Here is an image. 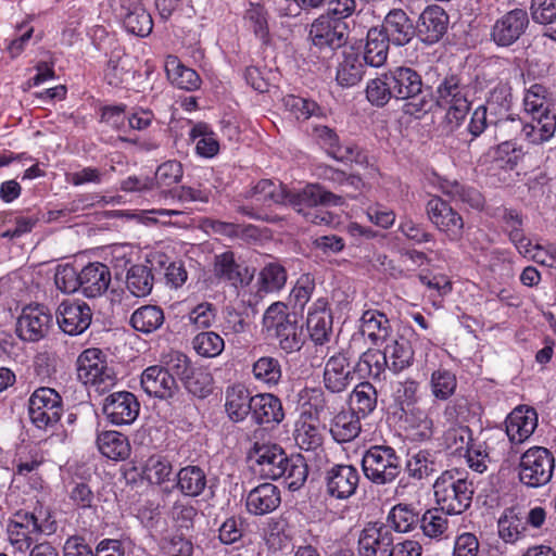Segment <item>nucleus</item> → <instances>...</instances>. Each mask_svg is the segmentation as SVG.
I'll return each instance as SVG.
<instances>
[{
    "mask_svg": "<svg viewBox=\"0 0 556 556\" xmlns=\"http://www.w3.org/2000/svg\"><path fill=\"white\" fill-rule=\"evenodd\" d=\"M394 99L404 101V112L415 115L432 110V87L424 84L421 75L414 68L397 66L389 70Z\"/></svg>",
    "mask_w": 556,
    "mask_h": 556,
    "instance_id": "1",
    "label": "nucleus"
},
{
    "mask_svg": "<svg viewBox=\"0 0 556 556\" xmlns=\"http://www.w3.org/2000/svg\"><path fill=\"white\" fill-rule=\"evenodd\" d=\"M344 203L342 195L326 190L318 184H311L301 190L291 191L287 189L286 202L283 205L291 206L294 211L303 214L313 224H328V213H318V206H340Z\"/></svg>",
    "mask_w": 556,
    "mask_h": 556,
    "instance_id": "2",
    "label": "nucleus"
},
{
    "mask_svg": "<svg viewBox=\"0 0 556 556\" xmlns=\"http://www.w3.org/2000/svg\"><path fill=\"white\" fill-rule=\"evenodd\" d=\"M434 496L448 515H460L471 505L473 485L457 470L444 471L434 482Z\"/></svg>",
    "mask_w": 556,
    "mask_h": 556,
    "instance_id": "3",
    "label": "nucleus"
},
{
    "mask_svg": "<svg viewBox=\"0 0 556 556\" xmlns=\"http://www.w3.org/2000/svg\"><path fill=\"white\" fill-rule=\"evenodd\" d=\"M362 468L365 477L377 485L393 483L402 472L400 457L387 445L370 446L363 456Z\"/></svg>",
    "mask_w": 556,
    "mask_h": 556,
    "instance_id": "4",
    "label": "nucleus"
},
{
    "mask_svg": "<svg viewBox=\"0 0 556 556\" xmlns=\"http://www.w3.org/2000/svg\"><path fill=\"white\" fill-rule=\"evenodd\" d=\"M555 469L553 453L543 446H533L521 454L518 465V477L528 488H540L547 484Z\"/></svg>",
    "mask_w": 556,
    "mask_h": 556,
    "instance_id": "5",
    "label": "nucleus"
},
{
    "mask_svg": "<svg viewBox=\"0 0 556 556\" xmlns=\"http://www.w3.org/2000/svg\"><path fill=\"white\" fill-rule=\"evenodd\" d=\"M77 378L84 384H91L100 393L109 391L116 383V376L98 349L85 350L77 358Z\"/></svg>",
    "mask_w": 556,
    "mask_h": 556,
    "instance_id": "6",
    "label": "nucleus"
},
{
    "mask_svg": "<svg viewBox=\"0 0 556 556\" xmlns=\"http://www.w3.org/2000/svg\"><path fill=\"white\" fill-rule=\"evenodd\" d=\"M470 89L462 84L456 75L446 76L437 88V99L434 104L439 106H448L446 118L450 123L458 125L467 115L470 109L468 94Z\"/></svg>",
    "mask_w": 556,
    "mask_h": 556,
    "instance_id": "7",
    "label": "nucleus"
},
{
    "mask_svg": "<svg viewBox=\"0 0 556 556\" xmlns=\"http://www.w3.org/2000/svg\"><path fill=\"white\" fill-rule=\"evenodd\" d=\"M63 413L62 396L52 388L36 389L28 400L30 421L39 429L55 425Z\"/></svg>",
    "mask_w": 556,
    "mask_h": 556,
    "instance_id": "8",
    "label": "nucleus"
},
{
    "mask_svg": "<svg viewBox=\"0 0 556 556\" xmlns=\"http://www.w3.org/2000/svg\"><path fill=\"white\" fill-rule=\"evenodd\" d=\"M52 321V314L47 306L27 305L17 318L16 333L23 341L37 342L48 334Z\"/></svg>",
    "mask_w": 556,
    "mask_h": 556,
    "instance_id": "9",
    "label": "nucleus"
},
{
    "mask_svg": "<svg viewBox=\"0 0 556 556\" xmlns=\"http://www.w3.org/2000/svg\"><path fill=\"white\" fill-rule=\"evenodd\" d=\"M395 541L393 528L389 523L368 522L358 536L359 556H392Z\"/></svg>",
    "mask_w": 556,
    "mask_h": 556,
    "instance_id": "10",
    "label": "nucleus"
},
{
    "mask_svg": "<svg viewBox=\"0 0 556 556\" xmlns=\"http://www.w3.org/2000/svg\"><path fill=\"white\" fill-rule=\"evenodd\" d=\"M529 24L526 10L513 9L495 21L490 33L491 40L498 47H510L526 33Z\"/></svg>",
    "mask_w": 556,
    "mask_h": 556,
    "instance_id": "11",
    "label": "nucleus"
},
{
    "mask_svg": "<svg viewBox=\"0 0 556 556\" xmlns=\"http://www.w3.org/2000/svg\"><path fill=\"white\" fill-rule=\"evenodd\" d=\"M350 365L349 351H340L327 359L323 382L330 393L344 392L354 382L356 371Z\"/></svg>",
    "mask_w": 556,
    "mask_h": 556,
    "instance_id": "12",
    "label": "nucleus"
},
{
    "mask_svg": "<svg viewBox=\"0 0 556 556\" xmlns=\"http://www.w3.org/2000/svg\"><path fill=\"white\" fill-rule=\"evenodd\" d=\"M429 220L447 235L451 240L462 237L464 220L451 205L440 197H432L426 204Z\"/></svg>",
    "mask_w": 556,
    "mask_h": 556,
    "instance_id": "13",
    "label": "nucleus"
},
{
    "mask_svg": "<svg viewBox=\"0 0 556 556\" xmlns=\"http://www.w3.org/2000/svg\"><path fill=\"white\" fill-rule=\"evenodd\" d=\"M102 410L113 425H131L139 415L140 404L131 392L118 391L105 397Z\"/></svg>",
    "mask_w": 556,
    "mask_h": 556,
    "instance_id": "14",
    "label": "nucleus"
},
{
    "mask_svg": "<svg viewBox=\"0 0 556 556\" xmlns=\"http://www.w3.org/2000/svg\"><path fill=\"white\" fill-rule=\"evenodd\" d=\"M249 458L255 462V470L263 479L277 480L283 473L281 468L288 455L277 444L255 443L249 453Z\"/></svg>",
    "mask_w": 556,
    "mask_h": 556,
    "instance_id": "15",
    "label": "nucleus"
},
{
    "mask_svg": "<svg viewBox=\"0 0 556 556\" xmlns=\"http://www.w3.org/2000/svg\"><path fill=\"white\" fill-rule=\"evenodd\" d=\"M43 531L37 517L27 511H17L8 525L9 541L20 552L27 551Z\"/></svg>",
    "mask_w": 556,
    "mask_h": 556,
    "instance_id": "16",
    "label": "nucleus"
},
{
    "mask_svg": "<svg viewBox=\"0 0 556 556\" xmlns=\"http://www.w3.org/2000/svg\"><path fill=\"white\" fill-rule=\"evenodd\" d=\"M308 36L315 47L336 50L345 46L348 41V25L346 23H333L326 17L318 16L312 23Z\"/></svg>",
    "mask_w": 556,
    "mask_h": 556,
    "instance_id": "17",
    "label": "nucleus"
},
{
    "mask_svg": "<svg viewBox=\"0 0 556 556\" xmlns=\"http://www.w3.org/2000/svg\"><path fill=\"white\" fill-rule=\"evenodd\" d=\"M450 17L439 5H428L419 15L416 34L427 45L438 42L447 31Z\"/></svg>",
    "mask_w": 556,
    "mask_h": 556,
    "instance_id": "18",
    "label": "nucleus"
},
{
    "mask_svg": "<svg viewBox=\"0 0 556 556\" xmlns=\"http://www.w3.org/2000/svg\"><path fill=\"white\" fill-rule=\"evenodd\" d=\"M92 313L84 302L63 301L56 311L60 328L71 336L84 332L91 323Z\"/></svg>",
    "mask_w": 556,
    "mask_h": 556,
    "instance_id": "19",
    "label": "nucleus"
},
{
    "mask_svg": "<svg viewBox=\"0 0 556 556\" xmlns=\"http://www.w3.org/2000/svg\"><path fill=\"white\" fill-rule=\"evenodd\" d=\"M358 482L359 473L352 465H334L326 473L327 493L338 500L351 497Z\"/></svg>",
    "mask_w": 556,
    "mask_h": 556,
    "instance_id": "20",
    "label": "nucleus"
},
{
    "mask_svg": "<svg viewBox=\"0 0 556 556\" xmlns=\"http://www.w3.org/2000/svg\"><path fill=\"white\" fill-rule=\"evenodd\" d=\"M117 14L128 33L138 37L151 34L153 20L140 0H121Z\"/></svg>",
    "mask_w": 556,
    "mask_h": 556,
    "instance_id": "21",
    "label": "nucleus"
},
{
    "mask_svg": "<svg viewBox=\"0 0 556 556\" xmlns=\"http://www.w3.org/2000/svg\"><path fill=\"white\" fill-rule=\"evenodd\" d=\"M379 28L397 47L409 43L416 35V27L413 21L401 9L391 10Z\"/></svg>",
    "mask_w": 556,
    "mask_h": 556,
    "instance_id": "22",
    "label": "nucleus"
},
{
    "mask_svg": "<svg viewBox=\"0 0 556 556\" xmlns=\"http://www.w3.org/2000/svg\"><path fill=\"white\" fill-rule=\"evenodd\" d=\"M141 387L147 394L162 400L173 397L178 386L164 366H150L141 375Z\"/></svg>",
    "mask_w": 556,
    "mask_h": 556,
    "instance_id": "23",
    "label": "nucleus"
},
{
    "mask_svg": "<svg viewBox=\"0 0 556 556\" xmlns=\"http://www.w3.org/2000/svg\"><path fill=\"white\" fill-rule=\"evenodd\" d=\"M214 275L238 288L252 281L254 270L251 271L248 266L237 263L233 253L228 251L215 256Z\"/></svg>",
    "mask_w": 556,
    "mask_h": 556,
    "instance_id": "24",
    "label": "nucleus"
},
{
    "mask_svg": "<svg viewBox=\"0 0 556 556\" xmlns=\"http://www.w3.org/2000/svg\"><path fill=\"white\" fill-rule=\"evenodd\" d=\"M538 427V414L532 407H516L506 419V433L511 443H522Z\"/></svg>",
    "mask_w": 556,
    "mask_h": 556,
    "instance_id": "25",
    "label": "nucleus"
},
{
    "mask_svg": "<svg viewBox=\"0 0 556 556\" xmlns=\"http://www.w3.org/2000/svg\"><path fill=\"white\" fill-rule=\"evenodd\" d=\"M110 282V268L102 263H90L80 270V291L86 298L101 296Z\"/></svg>",
    "mask_w": 556,
    "mask_h": 556,
    "instance_id": "26",
    "label": "nucleus"
},
{
    "mask_svg": "<svg viewBox=\"0 0 556 556\" xmlns=\"http://www.w3.org/2000/svg\"><path fill=\"white\" fill-rule=\"evenodd\" d=\"M316 132L327 153L334 160L341 162L350 161L358 164L365 161L366 156L356 146H341L338 135L331 128L321 126L316 128Z\"/></svg>",
    "mask_w": 556,
    "mask_h": 556,
    "instance_id": "27",
    "label": "nucleus"
},
{
    "mask_svg": "<svg viewBox=\"0 0 556 556\" xmlns=\"http://www.w3.org/2000/svg\"><path fill=\"white\" fill-rule=\"evenodd\" d=\"M368 65L362 53L353 47L343 51V60L338 66L337 81L342 87H353L357 85L365 75V68Z\"/></svg>",
    "mask_w": 556,
    "mask_h": 556,
    "instance_id": "28",
    "label": "nucleus"
},
{
    "mask_svg": "<svg viewBox=\"0 0 556 556\" xmlns=\"http://www.w3.org/2000/svg\"><path fill=\"white\" fill-rule=\"evenodd\" d=\"M280 503V490L273 483H263L250 491L245 505L249 513L262 516L274 511Z\"/></svg>",
    "mask_w": 556,
    "mask_h": 556,
    "instance_id": "29",
    "label": "nucleus"
},
{
    "mask_svg": "<svg viewBox=\"0 0 556 556\" xmlns=\"http://www.w3.org/2000/svg\"><path fill=\"white\" fill-rule=\"evenodd\" d=\"M251 414L260 425L279 424L285 416L280 400L270 393L254 395Z\"/></svg>",
    "mask_w": 556,
    "mask_h": 556,
    "instance_id": "30",
    "label": "nucleus"
},
{
    "mask_svg": "<svg viewBox=\"0 0 556 556\" xmlns=\"http://www.w3.org/2000/svg\"><path fill=\"white\" fill-rule=\"evenodd\" d=\"M390 43L392 42L379 27L369 28L362 53L368 66L380 67L386 63Z\"/></svg>",
    "mask_w": 556,
    "mask_h": 556,
    "instance_id": "31",
    "label": "nucleus"
},
{
    "mask_svg": "<svg viewBox=\"0 0 556 556\" xmlns=\"http://www.w3.org/2000/svg\"><path fill=\"white\" fill-rule=\"evenodd\" d=\"M165 71L172 84L180 89L192 91L201 85V78L198 73L192 68L186 67L175 55L166 58Z\"/></svg>",
    "mask_w": 556,
    "mask_h": 556,
    "instance_id": "32",
    "label": "nucleus"
},
{
    "mask_svg": "<svg viewBox=\"0 0 556 556\" xmlns=\"http://www.w3.org/2000/svg\"><path fill=\"white\" fill-rule=\"evenodd\" d=\"M361 332L367 336L375 345L386 341L390 334L391 325L388 317L376 309H367L361 317Z\"/></svg>",
    "mask_w": 556,
    "mask_h": 556,
    "instance_id": "33",
    "label": "nucleus"
},
{
    "mask_svg": "<svg viewBox=\"0 0 556 556\" xmlns=\"http://www.w3.org/2000/svg\"><path fill=\"white\" fill-rule=\"evenodd\" d=\"M101 454L113 460H124L130 454L128 439L117 431H103L97 438Z\"/></svg>",
    "mask_w": 556,
    "mask_h": 556,
    "instance_id": "34",
    "label": "nucleus"
},
{
    "mask_svg": "<svg viewBox=\"0 0 556 556\" xmlns=\"http://www.w3.org/2000/svg\"><path fill=\"white\" fill-rule=\"evenodd\" d=\"M254 396L242 386H233L226 392V412L233 421L243 420L251 414Z\"/></svg>",
    "mask_w": 556,
    "mask_h": 556,
    "instance_id": "35",
    "label": "nucleus"
},
{
    "mask_svg": "<svg viewBox=\"0 0 556 556\" xmlns=\"http://www.w3.org/2000/svg\"><path fill=\"white\" fill-rule=\"evenodd\" d=\"M275 337L278 340L279 348L286 353L298 352L305 343V333L303 326L298 324L296 315L285 324L274 329Z\"/></svg>",
    "mask_w": 556,
    "mask_h": 556,
    "instance_id": "36",
    "label": "nucleus"
},
{
    "mask_svg": "<svg viewBox=\"0 0 556 556\" xmlns=\"http://www.w3.org/2000/svg\"><path fill=\"white\" fill-rule=\"evenodd\" d=\"M387 368L386 355L380 350L374 349H368L362 353L354 365V371H356L358 379L370 377L380 380Z\"/></svg>",
    "mask_w": 556,
    "mask_h": 556,
    "instance_id": "37",
    "label": "nucleus"
},
{
    "mask_svg": "<svg viewBox=\"0 0 556 556\" xmlns=\"http://www.w3.org/2000/svg\"><path fill=\"white\" fill-rule=\"evenodd\" d=\"M388 369L400 372L410 366L414 358V351L409 342L401 338L387 344L384 351Z\"/></svg>",
    "mask_w": 556,
    "mask_h": 556,
    "instance_id": "38",
    "label": "nucleus"
},
{
    "mask_svg": "<svg viewBox=\"0 0 556 556\" xmlns=\"http://www.w3.org/2000/svg\"><path fill=\"white\" fill-rule=\"evenodd\" d=\"M361 417L351 412H340L332 420L330 433L340 443L351 442L361 432Z\"/></svg>",
    "mask_w": 556,
    "mask_h": 556,
    "instance_id": "39",
    "label": "nucleus"
},
{
    "mask_svg": "<svg viewBox=\"0 0 556 556\" xmlns=\"http://www.w3.org/2000/svg\"><path fill=\"white\" fill-rule=\"evenodd\" d=\"M154 277L150 267L143 264L132 265L126 275V287L128 291L142 298L151 293L153 289Z\"/></svg>",
    "mask_w": 556,
    "mask_h": 556,
    "instance_id": "40",
    "label": "nucleus"
},
{
    "mask_svg": "<svg viewBox=\"0 0 556 556\" xmlns=\"http://www.w3.org/2000/svg\"><path fill=\"white\" fill-rule=\"evenodd\" d=\"M164 323V313L156 305H144L137 308L131 317L130 325L137 331L151 333L157 330Z\"/></svg>",
    "mask_w": 556,
    "mask_h": 556,
    "instance_id": "41",
    "label": "nucleus"
},
{
    "mask_svg": "<svg viewBox=\"0 0 556 556\" xmlns=\"http://www.w3.org/2000/svg\"><path fill=\"white\" fill-rule=\"evenodd\" d=\"M350 403L352 407L351 413L359 417H366L377 406V390L369 382H361L351 393Z\"/></svg>",
    "mask_w": 556,
    "mask_h": 556,
    "instance_id": "42",
    "label": "nucleus"
},
{
    "mask_svg": "<svg viewBox=\"0 0 556 556\" xmlns=\"http://www.w3.org/2000/svg\"><path fill=\"white\" fill-rule=\"evenodd\" d=\"M177 488L187 496L200 495L206 486V476L198 466H187L177 473Z\"/></svg>",
    "mask_w": 556,
    "mask_h": 556,
    "instance_id": "43",
    "label": "nucleus"
},
{
    "mask_svg": "<svg viewBox=\"0 0 556 556\" xmlns=\"http://www.w3.org/2000/svg\"><path fill=\"white\" fill-rule=\"evenodd\" d=\"M281 470H283V473L280 475V479L283 480L290 491L300 490L308 476V466L301 455L288 456Z\"/></svg>",
    "mask_w": 556,
    "mask_h": 556,
    "instance_id": "44",
    "label": "nucleus"
},
{
    "mask_svg": "<svg viewBox=\"0 0 556 556\" xmlns=\"http://www.w3.org/2000/svg\"><path fill=\"white\" fill-rule=\"evenodd\" d=\"M311 339L316 344H324L330 340L332 333V315L327 309L308 313L306 320Z\"/></svg>",
    "mask_w": 556,
    "mask_h": 556,
    "instance_id": "45",
    "label": "nucleus"
},
{
    "mask_svg": "<svg viewBox=\"0 0 556 556\" xmlns=\"http://www.w3.org/2000/svg\"><path fill=\"white\" fill-rule=\"evenodd\" d=\"M252 374L255 380L265 383L269 388L275 387L282 377L280 361L273 356H262L253 363Z\"/></svg>",
    "mask_w": 556,
    "mask_h": 556,
    "instance_id": "46",
    "label": "nucleus"
},
{
    "mask_svg": "<svg viewBox=\"0 0 556 556\" xmlns=\"http://www.w3.org/2000/svg\"><path fill=\"white\" fill-rule=\"evenodd\" d=\"M439 468L440 465L437 462V454L428 450L418 451L406 464V470L409 477L418 480L433 475Z\"/></svg>",
    "mask_w": 556,
    "mask_h": 556,
    "instance_id": "47",
    "label": "nucleus"
},
{
    "mask_svg": "<svg viewBox=\"0 0 556 556\" xmlns=\"http://www.w3.org/2000/svg\"><path fill=\"white\" fill-rule=\"evenodd\" d=\"M498 535L505 543H515L526 531V523L515 508H507L497 521Z\"/></svg>",
    "mask_w": 556,
    "mask_h": 556,
    "instance_id": "48",
    "label": "nucleus"
},
{
    "mask_svg": "<svg viewBox=\"0 0 556 556\" xmlns=\"http://www.w3.org/2000/svg\"><path fill=\"white\" fill-rule=\"evenodd\" d=\"M391 86L389 71L369 80L366 87L367 100L374 106L383 108L391 99H394L393 88Z\"/></svg>",
    "mask_w": 556,
    "mask_h": 556,
    "instance_id": "49",
    "label": "nucleus"
},
{
    "mask_svg": "<svg viewBox=\"0 0 556 556\" xmlns=\"http://www.w3.org/2000/svg\"><path fill=\"white\" fill-rule=\"evenodd\" d=\"M251 197L265 205H283L287 197V188L280 182H275L270 179H262L251 190Z\"/></svg>",
    "mask_w": 556,
    "mask_h": 556,
    "instance_id": "50",
    "label": "nucleus"
},
{
    "mask_svg": "<svg viewBox=\"0 0 556 556\" xmlns=\"http://www.w3.org/2000/svg\"><path fill=\"white\" fill-rule=\"evenodd\" d=\"M448 513L445 509L431 508L428 509L420 518L419 525L425 535L437 539L442 538L448 530Z\"/></svg>",
    "mask_w": 556,
    "mask_h": 556,
    "instance_id": "51",
    "label": "nucleus"
},
{
    "mask_svg": "<svg viewBox=\"0 0 556 556\" xmlns=\"http://www.w3.org/2000/svg\"><path fill=\"white\" fill-rule=\"evenodd\" d=\"M305 399L311 416L317 420L330 417L336 409L332 396L327 395L320 388L306 389Z\"/></svg>",
    "mask_w": 556,
    "mask_h": 556,
    "instance_id": "52",
    "label": "nucleus"
},
{
    "mask_svg": "<svg viewBox=\"0 0 556 556\" xmlns=\"http://www.w3.org/2000/svg\"><path fill=\"white\" fill-rule=\"evenodd\" d=\"M420 521L416 514L408 505L397 504L388 515V522L392 526L393 532L406 533L413 530Z\"/></svg>",
    "mask_w": 556,
    "mask_h": 556,
    "instance_id": "53",
    "label": "nucleus"
},
{
    "mask_svg": "<svg viewBox=\"0 0 556 556\" xmlns=\"http://www.w3.org/2000/svg\"><path fill=\"white\" fill-rule=\"evenodd\" d=\"M494 124L501 131H520L525 139L532 144H542L544 142L543 137L540 136L539 127H535L534 121L530 124H522L520 118L507 116L506 118H498Z\"/></svg>",
    "mask_w": 556,
    "mask_h": 556,
    "instance_id": "54",
    "label": "nucleus"
},
{
    "mask_svg": "<svg viewBox=\"0 0 556 556\" xmlns=\"http://www.w3.org/2000/svg\"><path fill=\"white\" fill-rule=\"evenodd\" d=\"M182 384L189 393L204 399L212 392L213 378L205 368L194 367Z\"/></svg>",
    "mask_w": 556,
    "mask_h": 556,
    "instance_id": "55",
    "label": "nucleus"
},
{
    "mask_svg": "<svg viewBox=\"0 0 556 556\" xmlns=\"http://www.w3.org/2000/svg\"><path fill=\"white\" fill-rule=\"evenodd\" d=\"M430 386L431 392L437 400L446 401L454 394L457 380L451 371L438 369L431 375Z\"/></svg>",
    "mask_w": 556,
    "mask_h": 556,
    "instance_id": "56",
    "label": "nucleus"
},
{
    "mask_svg": "<svg viewBox=\"0 0 556 556\" xmlns=\"http://www.w3.org/2000/svg\"><path fill=\"white\" fill-rule=\"evenodd\" d=\"M531 17L534 23L548 25L544 36L556 28V0H532L530 5Z\"/></svg>",
    "mask_w": 556,
    "mask_h": 556,
    "instance_id": "57",
    "label": "nucleus"
},
{
    "mask_svg": "<svg viewBox=\"0 0 556 556\" xmlns=\"http://www.w3.org/2000/svg\"><path fill=\"white\" fill-rule=\"evenodd\" d=\"M223 338L213 331L201 332L193 339V348L198 354L205 357H215L224 350Z\"/></svg>",
    "mask_w": 556,
    "mask_h": 556,
    "instance_id": "58",
    "label": "nucleus"
},
{
    "mask_svg": "<svg viewBox=\"0 0 556 556\" xmlns=\"http://www.w3.org/2000/svg\"><path fill=\"white\" fill-rule=\"evenodd\" d=\"M471 431L468 427L459 426L452 427L444 432L443 444L446 448L455 453L465 451L467 454L472 446H470Z\"/></svg>",
    "mask_w": 556,
    "mask_h": 556,
    "instance_id": "59",
    "label": "nucleus"
},
{
    "mask_svg": "<svg viewBox=\"0 0 556 556\" xmlns=\"http://www.w3.org/2000/svg\"><path fill=\"white\" fill-rule=\"evenodd\" d=\"M506 227L509 229V239L520 253H528L530 241L525 237L521 226V216L514 210H506L503 215Z\"/></svg>",
    "mask_w": 556,
    "mask_h": 556,
    "instance_id": "60",
    "label": "nucleus"
},
{
    "mask_svg": "<svg viewBox=\"0 0 556 556\" xmlns=\"http://www.w3.org/2000/svg\"><path fill=\"white\" fill-rule=\"evenodd\" d=\"M164 367L173 378H178L181 382L194 369L191 361L181 352L173 351L164 357Z\"/></svg>",
    "mask_w": 556,
    "mask_h": 556,
    "instance_id": "61",
    "label": "nucleus"
},
{
    "mask_svg": "<svg viewBox=\"0 0 556 556\" xmlns=\"http://www.w3.org/2000/svg\"><path fill=\"white\" fill-rule=\"evenodd\" d=\"M549 92L543 85H532L525 96V109L532 115L549 111L548 103Z\"/></svg>",
    "mask_w": 556,
    "mask_h": 556,
    "instance_id": "62",
    "label": "nucleus"
},
{
    "mask_svg": "<svg viewBox=\"0 0 556 556\" xmlns=\"http://www.w3.org/2000/svg\"><path fill=\"white\" fill-rule=\"evenodd\" d=\"M511 104V92L507 85H498L491 92L486 101L485 108L494 114L505 115L503 118L510 116L508 111Z\"/></svg>",
    "mask_w": 556,
    "mask_h": 556,
    "instance_id": "63",
    "label": "nucleus"
},
{
    "mask_svg": "<svg viewBox=\"0 0 556 556\" xmlns=\"http://www.w3.org/2000/svg\"><path fill=\"white\" fill-rule=\"evenodd\" d=\"M172 473V464L161 456H151L144 466V478L153 483L161 484L168 480Z\"/></svg>",
    "mask_w": 556,
    "mask_h": 556,
    "instance_id": "64",
    "label": "nucleus"
}]
</instances>
